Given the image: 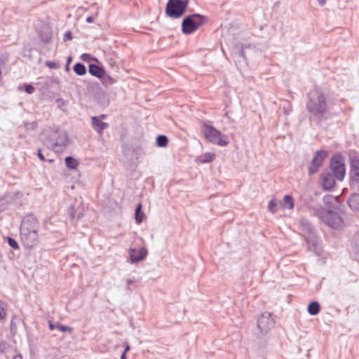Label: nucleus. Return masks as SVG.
<instances>
[{
    "label": "nucleus",
    "instance_id": "nucleus-1",
    "mask_svg": "<svg viewBox=\"0 0 359 359\" xmlns=\"http://www.w3.org/2000/svg\"><path fill=\"white\" fill-rule=\"evenodd\" d=\"M306 109L309 114V121L315 126L320 127L327 120V102L322 90L314 89L308 93Z\"/></svg>",
    "mask_w": 359,
    "mask_h": 359
},
{
    "label": "nucleus",
    "instance_id": "nucleus-2",
    "mask_svg": "<svg viewBox=\"0 0 359 359\" xmlns=\"http://www.w3.org/2000/svg\"><path fill=\"white\" fill-rule=\"evenodd\" d=\"M200 123L201 132L208 142L220 147H226L229 144V137L209 124V121H201Z\"/></svg>",
    "mask_w": 359,
    "mask_h": 359
},
{
    "label": "nucleus",
    "instance_id": "nucleus-3",
    "mask_svg": "<svg viewBox=\"0 0 359 359\" xmlns=\"http://www.w3.org/2000/svg\"><path fill=\"white\" fill-rule=\"evenodd\" d=\"M208 21V18L199 13L186 15L182 21V32L189 35L195 32Z\"/></svg>",
    "mask_w": 359,
    "mask_h": 359
},
{
    "label": "nucleus",
    "instance_id": "nucleus-4",
    "mask_svg": "<svg viewBox=\"0 0 359 359\" xmlns=\"http://www.w3.org/2000/svg\"><path fill=\"white\" fill-rule=\"evenodd\" d=\"M341 210L339 207H332V208L323 209L320 212L322 221L327 226L334 229H339L343 226V219L339 215Z\"/></svg>",
    "mask_w": 359,
    "mask_h": 359
},
{
    "label": "nucleus",
    "instance_id": "nucleus-5",
    "mask_svg": "<svg viewBox=\"0 0 359 359\" xmlns=\"http://www.w3.org/2000/svg\"><path fill=\"white\" fill-rule=\"evenodd\" d=\"M189 0H168L165 9L166 16L172 19L182 18L186 13Z\"/></svg>",
    "mask_w": 359,
    "mask_h": 359
},
{
    "label": "nucleus",
    "instance_id": "nucleus-6",
    "mask_svg": "<svg viewBox=\"0 0 359 359\" xmlns=\"http://www.w3.org/2000/svg\"><path fill=\"white\" fill-rule=\"evenodd\" d=\"M330 168L334 177L342 181L346 175L344 158L341 153H336L330 158Z\"/></svg>",
    "mask_w": 359,
    "mask_h": 359
},
{
    "label": "nucleus",
    "instance_id": "nucleus-7",
    "mask_svg": "<svg viewBox=\"0 0 359 359\" xmlns=\"http://www.w3.org/2000/svg\"><path fill=\"white\" fill-rule=\"evenodd\" d=\"M299 227L305 236L306 241L316 248L318 244V237L316 230L314 229L312 224L308 220L302 219L299 221Z\"/></svg>",
    "mask_w": 359,
    "mask_h": 359
},
{
    "label": "nucleus",
    "instance_id": "nucleus-8",
    "mask_svg": "<svg viewBox=\"0 0 359 359\" xmlns=\"http://www.w3.org/2000/svg\"><path fill=\"white\" fill-rule=\"evenodd\" d=\"M328 155L329 152L326 150L320 149L316 151L309 166L308 174L309 176H312L318 172L319 168L323 165Z\"/></svg>",
    "mask_w": 359,
    "mask_h": 359
},
{
    "label": "nucleus",
    "instance_id": "nucleus-9",
    "mask_svg": "<svg viewBox=\"0 0 359 359\" xmlns=\"http://www.w3.org/2000/svg\"><path fill=\"white\" fill-rule=\"evenodd\" d=\"M20 235L21 243L26 249L31 250L38 245L39 242L38 231H20Z\"/></svg>",
    "mask_w": 359,
    "mask_h": 359
},
{
    "label": "nucleus",
    "instance_id": "nucleus-10",
    "mask_svg": "<svg viewBox=\"0 0 359 359\" xmlns=\"http://www.w3.org/2000/svg\"><path fill=\"white\" fill-rule=\"evenodd\" d=\"M271 316V313L266 311L262 313L257 319V328L263 334L267 333L274 326L275 321Z\"/></svg>",
    "mask_w": 359,
    "mask_h": 359
},
{
    "label": "nucleus",
    "instance_id": "nucleus-11",
    "mask_svg": "<svg viewBox=\"0 0 359 359\" xmlns=\"http://www.w3.org/2000/svg\"><path fill=\"white\" fill-rule=\"evenodd\" d=\"M39 222L35 215L29 214L25 215L21 222L20 231H27L29 230L39 231Z\"/></svg>",
    "mask_w": 359,
    "mask_h": 359
},
{
    "label": "nucleus",
    "instance_id": "nucleus-12",
    "mask_svg": "<svg viewBox=\"0 0 359 359\" xmlns=\"http://www.w3.org/2000/svg\"><path fill=\"white\" fill-rule=\"evenodd\" d=\"M148 254L147 249L145 247H142L139 250L136 248L129 249L130 260L132 264L138 263L144 260Z\"/></svg>",
    "mask_w": 359,
    "mask_h": 359
},
{
    "label": "nucleus",
    "instance_id": "nucleus-13",
    "mask_svg": "<svg viewBox=\"0 0 359 359\" xmlns=\"http://www.w3.org/2000/svg\"><path fill=\"white\" fill-rule=\"evenodd\" d=\"M323 180L322 187L325 191H330L336 184L334 176L329 172H323L320 174Z\"/></svg>",
    "mask_w": 359,
    "mask_h": 359
},
{
    "label": "nucleus",
    "instance_id": "nucleus-14",
    "mask_svg": "<svg viewBox=\"0 0 359 359\" xmlns=\"http://www.w3.org/2000/svg\"><path fill=\"white\" fill-rule=\"evenodd\" d=\"M105 68L99 61L95 63H90L88 65V72L89 74L97 78L98 79L102 78L104 76Z\"/></svg>",
    "mask_w": 359,
    "mask_h": 359
},
{
    "label": "nucleus",
    "instance_id": "nucleus-15",
    "mask_svg": "<svg viewBox=\"0 0 359 359\" xmlns=\"http://www.w3.org/2000/svg\"><path fill=\"white\" fill-rule=\"evenodd\" d=\"M37 32L39 38L43 43L48 44L52 41L53 32L48 26H42Z\"/></svg>",
    "mask_w": 359,
    "mask_h": 359
},
{
    "label": "nucleus",
    "instance_id": "nucleus-16",
    "mask_svg": "<svg viewBox=\"0 0 359 359\" xmlns=\"http://www.w3.org/2000/svg\"><path fill=\"white\" fill-rule=\"evenodd\" d=\"M91 123L93 129L99 134H102L107 128L109 127L107 123L101 121L100 117L94 116L91 117Z\"/></svg>",
    "mask_w": 359,
    "mask_h": 359
},
{
    "label": "nucleus",
    "instance_id": "nucleus-17",
    "mask_svg": "<svg viewBox=\"0 0 359 359\" xmlns=\"http://www.w3.org/2000/svg\"><path fill=\"white\" fill-rule=\"evenodd\" d=\"M69 143L68 134L66 132L62 133V135H60L56 141L53 142L51 147L53 149H55L57 147H60L61 151L63 150Z\"/></svg>",
    "mask_w": 359,
    "mask_h": 359
},
{
    "label": "nucleus",
    "instance_id": "nucleus-18",
    "mask_svg": "<svg viewBox=\"0 0 359 359\" xmlns=\"http://www.w3.org/2000/svg\"><path fill=\"white\" fill-rule=\"evenodd\" d=\"M215 154L212 152H206L196 158V162L198 163H208L213 161L215 158Z\"/></svg>",
    "mask_w": 359,
    "mask_h": 359
},
{
    "label": "nucleus",
    "instance_id": "nucleus-19",
    "mask_svg": "<svg viewBox=\"0 0 359 359\" xmlns=\"http://www.w3.org/2000/svg\"><path fill=\"white\" fill-rule=\"evenodd\" d=\"M347 203L351 209L359 210V194H352L349 196Z\"/></svg>",
    "mask_w": 359,
    "mask_h": 359
},
{
    "label": "nucleus",
    "instance_id": "nucleus-20",
    "mask_svg": "<svg viewBox=\"0 0 359 359\" xmlns=\"http://www.w3.org/2000/svg\"><path fill=\"white\" fill-rule=\"evenodd\" d=\"M145 217H146L145 214L142 211V205L141 203H139L136 206L135 210V222L137 224H140L143 222V220Z\"/></svg>",
    "mask_w": 359,
    "mask_h": 359
},
{
    "label": "nucleus",
    "instance_id": "nucleus-21",
    "mask_svg": "<svg viewBox=\"0 0 359 359\" xmlns=\"http://www.w3.org/2000/svg\"><path fill=\"white\" fill-rule=\"evenodd\" d=\"M320 311V305L317 301L311 302L307 306V311L311 316L317 315Z\"/></svg>",
    "mask_w": 359,
    "mask_h": 359
},
{
    "label": "nucleus",
    "instance_id": "nucleus-22",
    "mask_svg": "<svg viewBox=\"0 0 359 359\" xmlns=\"http://www.w3.org/2000/svg\"><path fill=\"white\" fill-rule=\"evenodd\" d=\"M65 165L69 170H74L79 165V161L72 156H68L65 159Z\"/></svg>",
    "mask_w": 359,
    "mask_h": 359
},
{
    "label": "nucleus",
    "instance_id": "nucleus-23",
    "mask_svg": "<svg viewBox=\"0 0 359 359\" xmlns=\"http://www.w3.org/2000/svg\"><path fill=\"white\" fill-rule=\"evenodd\" d=\"M73 71L78 76H83L86 74L87 69L82 62H76L73 66Z\"/></svg>",
    "mask_w": 359,
    "mask_h": 359
},
{
    "label": "nucleus",
    "instance_id": "nucleus-24",
    "mask_svg": "<svg viewBox=\"0 0 359 359\" xmlns=\"http://www.w3.org/2000/svg\"><path fill=\"white\" fill-rule=\"evenodd\" d=\"M100 81L105 87L111 86L117 81V80L115 78L111 76L109 74H107L106 71L104 72V76L102 78L100 79Z\"/></svg>",
    "mask_w": 359,
    "mask_h": 359
},
{
    "label": "nucleus",
    "instance_id": "nucleus-25",
    "mask_svg": "<svg viewBox=\"0 0 359 359\" xmlns=\"http://www.w3.org/2000/svg\"><path fill=\"white\" fill-rule=\"evenodd\" d=\"M168 138L166 135H158L156 138V144L158 147H165L168 144Z\"/></svg>",
    "mask_w": 359,
    "mask_h": 359
},
{
    "label": "nucleus",
    "instance_id": "nucleus-26",
    "mask_svg": "<svg viewBox=\"0 0 359 359\" xmlns=\"http://www.w3.org/2000/svg\"><path fill=\"white\" fill-rule=\"evenodd\" d=\"M350 187H354L359 184V170L350 171Z\"/></svg>",
    "mask_w": 359,
    "mask_h": 359
},
{
    "label": "nucleus",
    "instance_id": "nucleus-27",
    "mask_svg": "<svg viewBox=\"0 0 359 359\" xmlns=\"http://www.w3.org/2000/svg\"><path fill=\"white\" fill-rule=\"evenodd\" d=\"M283 207L285 209H292L294 205L293 198L290 195H285L283 197Z\"/></svg>",
    "mask_w": 359,
    "mask_h": 359
},
{
    "label": "nucleus",
    "instance_id": "nucleus-28",
    "mask_svg": "<svg viewBox=\"0 0 359 359\" xmlns=\"http://www.w3.org/2000/svg\"><path fill=\"white\" fill-rule=\"evenodd\" d=\"M350 171L359 170V158L356 156H350Z\"/></svg>",
    "mask_w": 359,
    "mask_h": 359
},
{
    "label": "nucleus",
    "instance_id": "nucleus-29",
    "mask_svg": "<svg viewBox=\"0 0 359 359\" xmlns=\"http://www.w3.org/2000/svg\"><path fill=\"white\" fill-rule=\"evenodd\" d=\"M323 203L325 205L328 206V208H332V207H339L338 205H332L334 201H337L336 198L332 196H325L323 198Z\"/></svg>",
    "mask_w": 359,
    "mask_h": 359
},
{
    "label": "nucleus",
    "instance_id": "nucleus-30",
    "mask_svg": "<svg viewBox=\"0 0 359 359\" xmlns=\"http://www.w3.org/2000/svg\"><path fill=\"white\" fill-rule=\"evenodd\" d=\"M8 245L14 250H19L20 245L17 241L12 237L8 236L6 238Z\"/></svg>",
    "mask_w": 359,
    "mask_h": 359
},
{
    "label": "nucleus",
    "instance_id": "nucleus-31",
    "mask_svg": "<svg viewBox=\"0 0 359 359\" xmlns=\"http://www.w3.org/2000/svg\"><path fill=\"white\" fill-rule=\"evenodd\" d=\"M7 309V304L0 300V320H4L6 317V310Z\"/></svg>",
    "mask_w": 359,
    "mask_h": 359
},
{
    "label": "nucleus",
    "instance_id": "nucleus-32",
    "mask_svg": "<svg viewBox=\"0 0 359 359\" xmlns=\"http://www.w3.org/2000/svg\"><path fill=\"white\" fill-rule=\"evenodd\" d=\"M9 55L7 53H4L0 55V67L1 69H4L6 66L7 62H8Z\"/></svg>",
    "mask_w": 359,
    "mask_h": 359
},
{
    "label": "nucleus",
    "instance_id": "nucleus-33",
    "mask_svg": "<svg viewBox=\"0 0 359 359\" xmlns=\"http://www.w3.org/2000/svg\"><path fill=\"white\" fill-rule=\"evenodd\" d=\"M268 208L272 213H275L278 211V203L276 199L273 198L269 201Z\"/></svg>",
    "mask_w": 359,
    "mask_h": 359
},
{
    "label": "nucleus",
    "instance_id": "nucleus-34",
    "mask_svg": "<svg viewBox=\"0 0 359 359\" xmlns=\"http://www.w3.org/2000/svg\"><path fill=\"white\" fill-rule=\"evenodd\" d=\"M81 59L84 61V62H90V61H95V62H98V60L97 58H96L95 57L91 55L89 53H83L81 55Z\"/></svg>",
    "mask_w": 359,
    "mask_h": 359
},
{
    "label": "nucleus",
    "instance_id": "nucleus-35",
    "mask_svg": "<svg viewBox=\"0 0 359 359\" xmlns=\"http://www.w3.org/2000/svg\"><path fill=\"white\" fill-rule=\"evenodd\" d=\"M57 329L58 330H60V332H72V330H73V327H70V326H68V325H62L60 323H57Z\"/></svg>",
    "mask_w": 359,
    "mask_h": 359
},
{
    "label": "nucleus",
    "instance_id": "nucleus-36",
    "mask_svg": "<svg viewBox=\"0 0 359 359\" xmlns=\"http://www.w3.org/2000/svg\"><path fill=\"white\" fill-rule=\"evenodd\" d=\"M252 46L251 44L243 46L238 51V55L242 57L244 60H246V56H245V49H250L252 48Z\"/></svg>",
    "mask_w": 359,
    "mask_h": 359
},
{
    "label": "nucleus",
    "instance_id": "nucleus-37",
    "mask_svg": "<svg viewBox=\"0 0 359 359\" xmlns=\"http://www.w3.org/2000/svg\"><path fill=\"white\" fill-rule=\"evenodd\" d=\"M24 90L27 94H33L35 91V88L32 83H25L24 84Z\"/></svg>",
    "mask_w": 359,
    "mask_h": 359
},
{
    "label": "nucleus",
    "instance_id": "nucleus-38",
    "mask_svg": "<svg viewBox=\"0 0 359 359\" xmlns=\"http://www.w3.org/2000/svg\"><path fill=\"white\" fill-rule=\"evenodd\" d=\"M46 66L49 67L51 69H57L60 67V63L58 62L54 61H46L45 63Z\"/></svg>",
    "mask_w": 359,
    "mask_h": 359
},
{
    "label": "nucleus",
    "instance_id": "nucleus-39",
    "mask_svg": "<svg viewBox=\"0 0 359 359\" xmlns=\"http://www.w3.org/2000/svg\"><path fill=\"white\" fill-rule=\"evenodd\" d=\"M56 102L57 103V107L62 111H65L67 103L62 98H57L56 100Z\"/></svg>",
    "mask_w": 359,
    "mask_h": 359
},
{
    "label": "nucleus",
    "instance_id": "nucleus-40",
    "mask_svg": "<svg viewBox=\"0 0 359 359\" xmlns=\"http://www.w3.org/2000/svg\"><path fill=\"white\" fill-rule=\"evenodd\" d=\"M37 156L39 157V158L41 161H48L50 163H52L53 162V159H46L44 156V155L42 153V149H39L37 150Z\"/></svg>",
    "mask_w": 359,
    "mask_h": 359
},
{
    "label": "nucleus",
    "instance_id": "nucleus-41",
    "mask_svg": "<svg viewBox=\"0 0 359 359\" xmlns=\"http://www.w3.org/2000/svg\"><path fill=\"white\" fill-rule=\"evenodd\" d=\"M353 259L359 262V247H355L352 252Z\"/></svg>",
    "mask_w": 359,
    "mask_h": 359
},
{
    "label": "nucleus",
    "instance_id": "nucleus-42",
    "mask_svg": "<svg viewBox=\"0 0 359 359\" xmlns=\"http://www.w3.org/2000/svg\"><path fill=\"white\" fill-rule=\"evenodd\" d=\"M72 60H73L72 56L69 55V56L67 57L66 65H65V70L66 72H69L70 71L69 65H70L71 62H72Z\"/></svg>",
    "mask_w": 359,
    "mask_h": 359
},
{
    "label": "nucleus",
    "instance_id": "nucleus-43",
    "mask_svg": "<svg viewBox=\"0 0 359 359\" xmlns=\"http://www.w3.org/2000/svg\"><path fill=\"white\" fill-rule=\"evenodd\" d=\"M72 38H73L72 33L70 31H67L64 34L63 41H69V40H72Z\"/></svg>",
    "mask_w": 359,
    "mask_h": 359
},
{
    "label": "nucleus",
    "instance_id": "nucleus-44",
    "mask_svg": "<svg viewBox=\"0 0 359 359\" xmlns=\"http://www.w3.org/2000/svg\"><path fill=\"white\" fill-rule=\"evenodd\" d=\"M32 50H33L32 48H25L23 50V55L25 57L27 56L29 57H31V53H32Z\"/></svg>",
    "mask_w": 359,
    "mask_h": 359
},
{
    "label": "nucleus",
    "instance_id": "nucleus-45",
    "mask_svg": "<svg viewBox=\"0 0 359 359\" xmlns=\"http://www.w3.org/2000/svg\"><path fill=\"white\" fill-rule=\"evenodd\" d=\"M48 324L49 329L50 330H53L55 329H57V323H54L53 321L48 320Z\"/></svg>",
    "mask_w": 359,
    "mask_h": 359
},
{
    "label": "nucleus",
    "instance_id": "nucleus-46",
    "mask_svg": "<svg viewBox=\"0 0 359 359\" xmlns=\"http://www.w3.org/2000/svg\"><path fill=\"white\" fill-rule=\"evenodd\" d=\"M7 344L5 341H1L0 342V352L4 353L5 351V349L6 348Z\"/></svg>",
    "mask_w": 359,
    "mask_h": 359
},
{
    "label": "nucleus",
    "instance_id": "nucleus-47",
    "mask_svg": "<svg viewBox=\"0 0 359 359\" xmlns=\"http://www.w3.org/2000/svg\"><path fill=\"white\" fill-rule=\"evenodd\" d=\"M53 141H50L48 139H45L43 140V144H44V145H46L48 148L53 149L51 147V144L53 143Z\"/></svg>",
    "mask_w": 359,
    "mask_h": 359
},
{
    "label": "nucleus",
    "instance_id": "nucleus-48",
    "mask_svg": "<svg viewBox=\"0 0 359 359\" xmlns=\"http://www.w3.org/2000/svg\"><path fill=\"white\" fill-rule=\"evenodd\" d=\"M130 345L127 344L126 346H125L124 351L121 354H125V355H126L127 353L130 351Z\"/></svg>",
    "mask_w": 359,
    "mask_h": 359
},
{
    "label": "nucleus",
    "instance_id": "nucleus-49",
    "mask_svg": "<svg viewBox=\"0 0 359 359\" xmlns=\"http://www.w3.org/2000/svg\"><path fill=\"white\" fill-rule=\"evenodd\" d=\"M10 327L11 332H13V330H16V326L15 323L13 322V319L11 321Z\"/></svg>",
    "mask_w": 359,
    "mask_h": 359
},
{
    "label": "nucleus",
    "instance_id": "nucleus-50",
    "mask_svg": "<svg viewBox=\"0 0 359 359\" xmlns=\"http://www.w3.org/2000/svg\"><path fill=\"white\" fill-rule=\"evenodd\" d=\"M86 21L88 23H92L94 22V17L93 16H88L86 18Z\"/></svg>",
    "mask_w": 359,
    "mask_h": 359
},
{
    "label": "nucleus",
    "instance_id": "nucleus-51",
    "mask_svg": "<svg viewBox=\"0 0 359 359\" xmlns=\"http://www.w3.org/2000/svg\"><path fill=\"white\" fill-rule=\"evenodd\" d=\"M134 283V280H132V279H128L126 280V283H127V285L129 286L131 284H133Z\"/></svg>",
    "mask_w": 359,
    "mask_h": 359
},
{
    "label": "nucleus",
    "instance_id": "nucleus-52",
    "mask_svg": "<svg viewBox=\"0 0 359 359\" xmlns=\"http://www.w3.org/2000/svg\"><path fill=\"white\" fill-rule=\"evenodd\" d=\"M69 213L70 215V217L72 218H74V214L73 213V208H72L69 210Z\"/></svg>",
    "mask_w": 359,
    "mask_h": 359
},
{
    "label": "nucleus",
    "instance_id": "nucleus-53",
    "mask_svg": "<svg viewBox=\"0 0 359 359\" xmlns=\"http://www.w3.org/2000/svg\"><path fill=\"white\" fill-rule=\"evenodd\" d=\"M318 1L320 6H324L326 3V0H318Z\"/></svg>",
    "mask_w": 359,
    "mask_h": 359
},
{
    "label": "nucleus",
    "instance_id": "nucleus-54",
    "mask_svg": "<svg viewBox=\"0 0 359 359\" xmlns=\"http://www.w3.org/2000/svg\"><path fill=\"white\" fill-rule=\"evenodd\" d=\"M13 359H22V356L21 354H17L13 357Z\"/></svg>",
    "mask_w": 359,
    "mask_h": 359
},
{
    "label": "nucleus",
    "instance_id": "nucleus-55",
    "mask_svg": "<svg viewBox=\"0 0 359 359\" xmlns=\"http://www.w3.org/2000/svg\"><path fill=\"white\" fill-rule=\"evenodd\" d=\"M351 188L352 189H355V190H357V191H358V194H359V183H358V184H357V185H356L355 187H351Z\"/></svg>",
    "mask_w": 359,
    "mask_h": 359
},
{
    "label": "nucleus",
    "instance_id": "nucleus-56",
    "mask_svg": "<svg viewBox=\"0 0 359 359\" xmlns=\"http://www.w3.org/2000/svg\"><path fill=\"white\" fill-rule=\"evenodd\" d=\"M97 117H100L101 118V121H102L103 119H105L107 118V115L102 114L100 116H98Z\"/></svg>",
    "mask_w": 359,
    "mask_h": 359
},
{
    "label": "nucleus",
    "instance_id": "nucleus-57",
    "mask_svg": "<svg viewBox=\"0 0 359 359\" xmlns=\"http://www.w3.org/2000/svg\"><path fill=\"white\" fill-rule=\"evenodd\" d=\"M121 359H127V356L125 355V354H121Z\"/></svg>",
    "mask_w": 359,
    "mask_h": 359
},
{
    "label": "nucleus",
    "instance_id": "nucleus-58",
    "mask_svg": "<svg viewBox=\"0 0 359 359\" xmlns=\"http://www.w3.org/2000/svg\"><path fill=\"white\" fill-rule=\"evenodd\" d=\"M82 215L83 214L82 213H79L78 215H77V219H79L82 217Z\"/></svg>",
    "mask_w": 359,
    "mask_h": 359
},
{
    "label": "nucleus",
    "instance_id": "nucleus-59",
    "mask_svg": "<svg viewBox=\"0 0 359 359\" xmlns=\"http://www.w3.org/2000/svg\"><path fill=\"white\" fill-rule=\"evenodd\" d=\"M18 90H22V86H19L18 87Z\"/></svg>",
    "mask_w": 359,
    "mask_h": 359
},
{
    "label": "nucleus",
    "instance_id": "nucleus-60",
    "mask_svg": "<svg viewBox=\"0 0 359 359\" xmlns=\"http://www.w3.org/2000/svg\"><path fill=\"white\" fill-rule=\"evenodd\" d=\"M1 77H2V73H1V70H0V80L1 79Z\"/></svg>",
    "mask_w": 359,
    "mask_h": 359
}]
</instances>
